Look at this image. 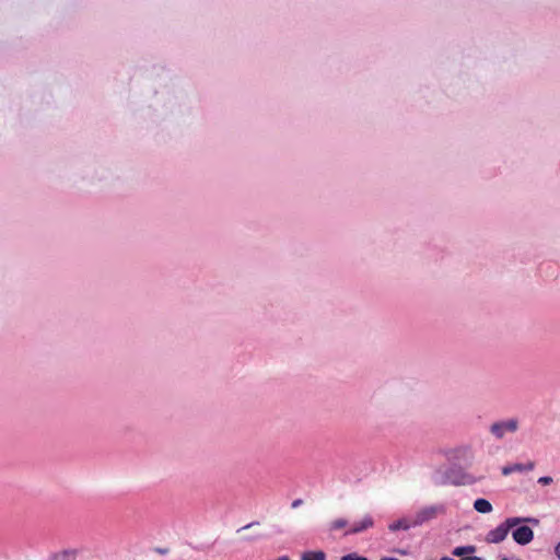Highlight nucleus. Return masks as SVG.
Returning <instances> with one entry per match:
<instances>
[{"mask_svg": "<svg viewBox=\"0 0 560 560\" xmlns=\"http://www.w3.org/2000/svg\"><path fill=\"white\" fill-rule=\"evenodd\" d=\"M524 518L521 517H509L503 523H501L499 526H497L494 529L490 530L486 536V541L490 544H499L503 541L510 529L516 527L520 525ZM526 522H533L535 524L538 523L537 520L534 518H525Z\"/></svg>", "mask_w": 560, "mask_h": 560, "instance_id": "f257e3e1", "label": "nucleus"}, {"mask_svg": "<svg viewBox=\"0 0 560 560\" xmlns=\"http://www.w3.org/2000/svg\"><path fill=\"white\" fill-rule=\"evenodd\" d=\"M518 420L511 418L508 420L493 422L489 430L490 433L498 440H502L506 434H513L518 430Z\"/></svg>", "mask_w": 560, "mask_h": 560, "instance_id": "f03ea898", "label": "nucleus"}, {"mask_svg": "<svg viewBox=\"0 0 560 560\" xmlns=\"http://www.w3.org/2000/svg\"><path fill=\"white\" fill-rule=\"evenodd\" d=\"M445 513V508L443 505H430L422 508L415 516L412 521L413 526L421 525L430 520L435 518L440 514Z\"/></svg>", "mask_w": 560, "mask_h": 560, "instance_id": "7ed1b4c3", "label": "nucleus"}, {"mask_svg": "<svg viewBox=\"0 0 560 560\" xmlns=\"http://www.w3.org/2000/svg\"><path fill=\"white\" fill-rule=\"evenodd\" d=\"M515 529L512 532V537L515 542L518 545H527L529 544L534 538V532L533 529L527 525L516 526Z\"/></svg>", "mask_w": 560, "mask_h": 560, "instance_id": "20e7f679", "label": "nucleus"}, {"mask_svg": "<svg viewBox=\"0 0 560 560\" xmlns=\"http://www.w3.org/2000/svg\"><path fill=\"white\" fill-rule=\"evenodd\" d=\"M374 525L373 518L370 515L364 516L360 522L353 524L347 532L346 535L359 534Z\"/></svg>", "mask_w": 560, "mask_h": 560, "instance_id": "39448f33", "label": "nucleus"}, {"mask_svg": "<svg viewBox=\"0 0 560 560\" xmlns=\"http://www.w3.org/2000/svg\"><path fill=\"white\" fill-rule=\"evenodd\" d=\"M535 467V463L534 462H528L527 464H512V465H508V466H504L502 468V474L504 476H509L513 472H521V471H529V470H533Z\"/></svg>", "mask_w": 560, "mask_h": 560, "instance_id": "423d86ee", "label": "nucleus"}, {"mask_svg": "<svg viewBox=\"0 0 560 560\" xmlns=\"http://www.w3.org/2000/svg\"><path fill=\"white\" fill-rule=\"evenodd\" d=\"M474 508L477 512L482 514L490 513L492 511L491 503L486 499H477L474 502Z\"/></svg>", "mask_w": 560, "mask_h": 560, "instance_id": "0eeeda50", "label": "nucleus"}, {"mask_svg": "<svg viewBox=\"0 0 560 560\" xmlns=\"http://www.w3.org/2000/svg\"><path fill=\"white\" fill-rule=\"evenodd\" d=\"M326 556L323 551H307L302 555L301 560H325Z\"/></svg>", "mask_w": 560, "mask_h": 560, "instance_id": "6e6552de", "label": "nucleus"}, {"mask_svg": "<svg viewBox=\"0 0 560 560\" xmlns=\"http://www.w3.org/2000/svg\"><path fill=\"white\" fill-rule=\"evenodd\" d=\"M475 551H476V548L474 546H462V547H456L453 550V555L456 557H463L464 555L474 553Z\"/></svg>", "mask_w": 560, "mask_h": 560, "instance_id": "1a4fd4ad", "label": "nucleus"}, {"mask_svg": "<svg viewBox=\"0 0 560 560\" xmlns=\"http://www.w3.org/2000/svg\"><path fill=\"white\" fill-rule=\"evenodd\" d=\"M409 527H410V524H409L407 521H405V520H400V521H398V522H396V523L392 524V525L389 526V529H390V530H397V529H400V528H401V529H408Z\"/></svg>", "mask_w": 560, "mask_h": 560, "instance_id": "9d476101", "label": "nucleus"}, {"mask_svg": "<svg viewBox=\"0 0 560 560\" xmlns=\"http://www.w3.org/2000/svg\"><path fill=\"white\" fill-rule=\"evenodd\" d=\"M346 526H347V521L343 518H338V520H335L334 522H331L330 529L337 530V529H341Z\"/></svg>", "mask_w": 560, "mask_h": 560, "instance_id": "9b49d317", "label": "nucleus"}, {"mask_svg": "<svg viewBox=\"0 0 560 560\" xmlns=\"http://www.w3.org/2000/svg\"><path fill=\"white\" fill-rule=\"evenodd\" d=\"M341 560H368L365 557L359 556L357 553H349L341 558Z\"/></svg>", "mask_w": 560, "mask_h": 560, "instance_id": "f8f14e48", "label": "nucleus"}, {"mask_svg": "<svg viewBox=\"0 0 560 560\" xmlns=\"http://www.w3.org/2000/svg\"><path fill=\"white\" fill-rule=\"evenodd\" d=\"M538 482L541 483V485H550L552 482V478L551 477H548V476H544V477H540L538 479Z\"/></svg>", "mask_w": 560, "mask_h": 560, "instance_id": "ddd939ff", "label": "nucleus"}, {"mask_svg": "<svg viewBox=\"0 0 560 560\" xmlns=\"http://www.w3.org/2000/svg\"><path fill=\"white\" fill-rule=\"evenodd\" d=\"M302 504H303V500L302 499H296V500H294L292 502L291 506H292V509H296V508H299Z\"/></svg>", "mask_w": 560, "mask_h": 560, "instance_id": "4468645a", "label": "nucleus"}, {"mask_svg": "<svg viewBox=\"0 0 560 560\" xmlns=\"http://www.w3.org/2000/svg\"><path fill=\"white\" fill-rule=\"evenodd\" d=\"M555 553L558 557V559L560 560V542L556 546Z\"/></svg>", "mask_w": 560, "mask_h": 560, "instance_id": "2eb2a0df", "label": "nucleus"}, {"mask_svg": "<svg viewBox=\"0 0 560 560\" xmlns=\"http://www.w3.org/2000/svg\"><path fill=\"white\" fill-rule=\"evenodd\" d=\"M463 560H481V558L476 557V556H471V557L463 558Z\"/></svg>", "mask_w": 560, "mask_h": 560, "instance_id": "dca6fc26", "label": "nucleus"}, {"mask_svg": "<svg viewBox=\"0 0 560 560\" xmlns=\"http://www.w3.org/2000/svg\"><path fill=\"white\" fill-rule=\"evenodd\" d=\"M382 560H397L396 558H383Z\"/></svg>", "mask_w": 560, "mask_h": 560, "instance_id": "f3484780", "label": "nucleus"}, {"mask_svg": "<svg viewBox=\"0 0 560 560\" xmlns=\"http://www.w3.org/2000/svg\"><path fill=\"white\" fill-rule=\"evenodd\" d=\"M441 560H454V559L448 558V557H443Z\"/></svg>", "mask_w": 560, "mask_h": 560, "instance_id": "a211bd4d", "label": "nucleus"}, {"mask_svg": "<svg viewBox=\"0 0 560 560\" xmlns=\"http://www.w3.org/2000/svg\"><path fill=\"white\" fill-rule=\"evenodd\" d=\"M252 525H253V524L245 525V526L243 527V529H246V528L250 527Z\"/></svg>", "mask_w": 560, "mask_h": 560, "instance_id": "6ab92c4d", "label": "nucleus"}]
</instances>
